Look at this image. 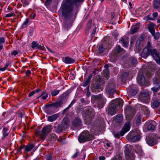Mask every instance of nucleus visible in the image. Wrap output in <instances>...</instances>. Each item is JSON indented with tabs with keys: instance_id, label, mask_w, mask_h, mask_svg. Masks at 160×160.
I'll use <instances>...</instances> for the list:
<instances>
[{
	"instance_id": "nucleus-62",
	"label": "nucleus",
	"mask_w": 160,
	"mask_h": 160,
	"mask_svg": "<svg viewBox=\"0 0 160 160\" xmlns=\"http://www.w3.org/2000/svg\"><path fill=\"white\" fill-rule=\"evenodd\" d=\"M35 91H33L32 92H31L28 95V96L29 97H31L32 96H33L34 94L35 93Z\"/></svg>"
},
{
	"instance_id": "nucleus-44",
	"label": "nucleus",
	"mask_w": 160,
	"mask_h": 160,
	"mask_svg": "<svg viewBox=\"0 0 160 160\" xmlns=\"http://www.w3.org/2000/svg\"><path fill=\"white\" fill-rule=\"evenodd\" d=\"M121 42L123 44L124 47H127L128 45V43L126 40L123 38H122L121 39Z\"/></svg>"
},
{
	"instance_id": "nucleus-21",
	"label": "nucleus",
	"mask_w": 160,
	"mask_h": 160,
	"mask_svg": "<svg viewBox=\"0 0 160 160\" xmlns=\"http://www.w3.org/2000/svg\"><path fill=\"white\" fill-rule=\"evenodd\" d=\"M153 83L155 84H158L160 82V68L157 73V76L153 79Z\"/></svg>"
},
{
	"instance_id": "nucleus-36",
	"label": "nucleus",
	"mask_w": 160,
	"mask_h": 160,
	"mask_svg": "<svg viewBox=\"0 0 160 160\" xmlns=\"http://www.w3.org/2000/svg\"><path fill=\"white\" fill-rule=\"evenodd\" d=\"M60 91V90L56 89L52 90L51 92V94L52 96L53 97L56 96L59 94Z\"/></svg>"
},
{
	"instance_id": "nucleus-13",
	"label": "nucleus",
	"mask_w": 160,
	"mask_h": 160,
	"mask_svg": "<svg viewBox=\"0 0 160 160\" xmlns=\"http://www.w3.org/2000/svg\"><path fill=\"white\" fill-rule=\"evenodd\" d=\"M137 80L138 83L141 86L145 85L148 82V80L142 74L141 76L138 75L137 78Z\"/></svg>"
},
{
	"instance_id": "nucleus-51",
	"label": "nucleus",
	"mask_w": 160,
	"mask_h": 160,
	"mask_svg": "<svg viewBox=\"0 0 160 160\" xmlns=\"http://www.w3.org/2000/svg\"><path fill=\"white\" fill-rule=\"evenodd\" d=\"M154 74L153 72H151L150 71H147L146 72V75L148 78L151 77L152 75Z\"/></svg>"
},
{
	"instance_id": "nucleus-48",
	"label": "nucleus",
	"mask_w": 160,
	"mask_h": 160,
	"mask_svg": "<svg viewBox=\"0 0 160 160\" xmlns=\"http://www.w3.org/2000/svg\"><path fill=\"white\" fill-rule=\"evenodd\" d=\"M137 60L136 58H132L131 61V63L133 66L135 67L137 64Z\"/></svg>"
},
{
	"instance_id": "nucleus-47",
	"label": "nucleus",
	"mask_w": 160,
	"mask_h": 160,
	"mask_svg": "<svg viewBox=\"0 0 160 160\" xmlns=\"http://www.w3.org/2000/svg\"><path fill=\"white\" fill-rule=\"evenodd\" d=\"M142 116L141 115L139 116L137 118L136 120V123L137 125H139L141 122Z\"/></svg>"
},
{
	"instance_id": "nucleus-55",
	"label": "nucleus",
	"mask_w": 160,
	"mask_h": 160,
	"mask_svg": "<svg viewBox=\"0 0 160 160\" xmlns=\"http://www.w3.org/2000/svg\"><path fill=\"white\" fill-rule=\"evenodd\" d=\"M96 27H95L92 32V33H91V36L92 37H93L95 35V33L96 32Z\"/></svg>"
},
{
	"instance_id": "nucleus-39",
	"label": "nucleus",
	"mask_w": 160,
	"mask_h": 160,
	"mask_svg": "<svg viewBox=\"0 0 160 160\" xmlns=\"http://www.w3.org/2000/svg\"><path fill=\"white\" fill-rule=\"evenodd\" d=\"M21 1L22 3L23 6L25 7L29 4L31 0H21Z\"/></svg>"
},
{
	"instance_id": "nucleus-52",
	"label": "nucleus",
	"mask_w": 160,
	"mask_h": 160,
	"mask_svg": "<svg viewBox=\"0 0 160 160\" xmlns=\"http://www.w3.org/2000/svg\"><path fill=\"white\" fill-rule=\"evenodd\" d=\"M159 87H154L152 88H151V90L153 91V92L155 93L157 92L158 91L159 89Z\"/></svg>"
},
{
	"instance_id": "nucleus-58",
	"label": "nucleus",
	"mask_w": 160,
	"mask_h": 160,
	"mask_svg": "<svg viewBox=\"0 0 160 160\" xmlns=\"http://www.w3.org/2000/svg\"><path fill=\"white\" fill-rule=\"evenodd\" d=\"M105 72H106L105 75L106 78H107V79H108L109 78V72L107 70H106Z\"/></svg>"
},
{
	"instance_id": "nucleus-34",
	"label": "nucleus",
	"mask_w": 160,
	"mask_h": 160,
	"mask_svg": "<svg viewBox=\"0 0 160 160\" xmlns=\"http://www.w3.org/2000/svg\"><path fill=\"white\" fill-rule=\"evenodd\" d=\"M153 5L154 8H158L160 6V0H154Z\"/></svg>"
},
{
	"instance_id": "nucleus-22",
	"label": "nucleus",
	"mask_w": 160,
	"mask_h": 160,
	"mask_svg": "<svg viewBox=\"0 0 160 160\" xmlns=\"http://www.w3.org/2000/svg\"><path fill=\"white\" fill-rule=\"evenodd\" d=\"M62 59L63 60V62L66 64L73 63L75 62L74 59L68 57H63Z\"/></svg>"
},
{
	"instance_id": "nucleus-54",
	"label": "nucleus",
	"mask_w": 160,
	"mask_h": 160,
	"mask_svg": "<svg viewBox=\"0 0 160 160\" xmlns=\"http://www.w3.org/2000/svg\"><path fill=\"white\" fill-rule=\"evenodd\" d=\"M14 15V12H12L11 13L7 14L5 15V17L6 18L10 17Z\"/></svg>"
},
{
	"instance_id": "nucleus-29",
	"label": "nucleus",
	"mask_w": 160,
	"mask_h": 160,
	"mask_svg": "<svg viewBox=\"0 0 160 160\" xmlns=\"http://www.w3.org/2000/svg\"><path fill=\"white\" fill-rule=\"evenodd\" d=\"M104 146L105 148L109 149L110 148L112 147V145L111 142L109 141H105L104 142Z\"/></svg>"
},
{
	"instance_id": "nucleus-8",
	"label": "nucleus",
	"mask_w": 160,
	"mask_h": 160,
	"mask_svg": "<svg viewBox=\"0 0 160 160\" xmlns=\"http://www.w3.org/2000/svg\"><path fill=\"white\" fill-rule=\"evenodd\" d=\"M125 52V50L122 48L120 46L118 45L117 47L114 48L110 57L112 59L115 60L116 57L118 55L122 54Z\"/></svg>"
},
{
	"instance_id": "nucleus-37",
	"label": "nucleus",
	"mask_w": 160,
	"mask_h": 160,
	"mask_svg": "<svg viewBox=\"0 0 160 160\" xmlns=\"http://www.w3.org/2000/svg\"><path fill=\"white\" fill-rule=\"evenodd\" d=\"M130 145H127L125 146V150L124 151V152L125 154V155L129 154L130 152V149L129 148V147H130Z\"/></svg>"
},
{
	"instance_id": "nucleus-28",
	"label": "nucleus",
	"mask_w": 160,
	"mask_h": 160,
	"mask_svg": "<svg viewBox=\"0 0 160 160\" xmlns=\"http://www.w3.org/2000/svg\"><path fill=\"white\" fill-rule=\"evenodd\" d=\"M75 102L76 101L75 99H73L68 106L63 110L62 114L65 113L68 110L69 108L71 107L74 104V103H75Z\"/></svg>"
},
{
	"instance_id": "nucleus-45",
	"label": "nucleus",
	"mask_w": 160,
	"mask_h": 160,
	"mask_svg": "<svg viewBox=\"0 0 160 160\" xmlns=\"http://www.w3.org/2000/svg\"><path fill=\"white\" fill-rule=\"evenodd\" d=\"M160 102L157 100L155 101L152 103V105L155 108H157L159 105Z\"/></svg>"
},
{
	"instance_id": "nucleus-57",
	"label": "nucleus",
	"mask_w": 160,
	"mask_h": 160,
	"mask_svg": "<svg viewBox=\"0 0 160 160\" xmlns=\"http://www.w3.org/2000/svg\"><path fill=\"white\" fill-rule=\"evenodd\" d=\"M79 154V152L78 151H77L75 154L72 156V158H75L78 157Z\"/></svg>"
},
{
	"instance_id": "nucleus-7",
	"label": "nucleus",
	"mask_w": 160,
	"mask_h": 160,
	"mask_svg": "<svg viewBox=\"0 0 160 160\" xmlns=\"http://www.w3.org/2000/svg\"><path fill=\"white\" fill-rule=\"evenodd\" d=\"M141 133L139 130H135L130 132L128 135V138L133 142L139 141L141 138Z\"/></svg>"
},
{
	"instance_id": "nucleus-63",
	"label": "nucleus",
	"mask_w": 160,
	"mask_h": 160,
	"mask_svg": "<svg viewBox=\"0 0 160 160\" xmlns=\"http://www.w3.org/2000/svg\"><path fill=\"white\" fill-rule=\"evenodd\" d=\"M31 73V72L30 70H28L26 72V74L27 76H29Z\"/></svg>"
},
{
	"instance_id": "nucleus-4",
	"label": "nucleus",
	"mask_w": 160,
	"mask_h": 160,
	"mask_svg": "<svg viewBox=\"0 0 160 160\" xmlns=\"http://www.w3.org/2000/svg\"><path fill=\"white\" fill-rule=\"evenodd\" d=\"M51 126L48 125L42 128L40 134H39L40 131L39 129L36 130L35 133L36 136H37L39 135L41 139L44 140L46 138L48 134L51 131Z\"/></svg>"
},
{
	"instance_id": "nucleus-1",
	"label": "nucleus",
	"mask_w": 160,
	"mask_h": 160,
	"mask_svg": "<svg viewBox=\"0 0 160 160\" xmlns=\"http://www.w3.org/2000/svg\"><path fill=\"white\" fill-rule=\"evenodd\" d=\"M149 55L152 56L158 63L160 64L159 53L156 49H149L147 48H144L141 53V57L146 58Z\"/></svg>"
},
{
	"instance_id": "nucleus-31",
	"label": "nucleus",
	"mask_w": 160,
	"mask_h": 160,
	"mask_svg": "<svg viewBox=\"0 0 160 160\" xmlns=\"http://www.w3.org/2000/svg\"><path fill=\"white\" fill-rule=\"evenodd\" d=\"M29 19L28 18H26L25 21L22 25V28H25L28 26L29 24Z\"/></svg>"
},
{
	"instance_id": "nucleus-18",
	"label": "nucleus",
	"mask_w": 160,
	"mask_h": 160,
	"mask_svg": "<svg viewBox=\"0 0 160 160\" xmlns=\"http://www.w3.org/2000/svg\"><path fill=\"white\" fill-rule=\"evenodd\" d=\"M69 121L67 118H64L62 122V127L64 128H67L68 127Z\"/></svg>"
},
{
	"instance_id": "nucleus-11",
	"label": "nucleus",
	"mask_w": 160,
	"mask_h": 160,
	"mask_svg": "<svg viewBox=\"0 0 160 160\" xmlns=\"http://www.w3.org/2000/svg\"><path fill=\"white\" fill-rule=\"evenodd\" d=\"M149 93L148 91L144 90L141 92L140 94L138 97V100L143 102H148L149 98Z\"/></svg>"
},
{
	"instance_id": "nucleus-53",
	"label": "nucleus",
	"mask_w": 160,
	"mask_h": 160,
	"mask_svg": "<svg viewBox=\"0 0 160 160\" xmlns=\"http://www.w3.org/2000/svg\"><path fill=\"white\" fill-rule=\"evenodd\" d=\"M19 51L17 50H15L12 51L11 53V55L16 56L18 54Z\"/></svg>"
},
{
	"instance_id": "nucleus-17",
	"label": "nucleus",
	"mask_w": 160,
	"mask_h": 160,
	"mask_svg": "<svg viewBox=\"0 0 160 160\" xmlns=\"http://www.w3.org/2000/svg\"><path fill=\"white\" fill-rule=\"evenodd\" d=\"M82 123V121L79 118H75L72 122V125L74 127H78L80 126Z\"/></svg>"
},
{
	"instance_id": "nucleus-6",
	"label": "nucleus",
	"mask_w": 160,
	"mask_h": 160,
	"mask_svg": "<svg viewBox=\"0 0 160 160\" xmlns=\"http://www.w3.org/2000/svg\"><path fill=\"white\" fill-rule=\"evenodd\" d=\"M64 93L61 95L58 98V101L50 104L51 107L49 108V109H52V108H58L62 107L67 101V98L64 96Z\"/></svg>"
},
{
	"instance_id": "nucleus-42",
	"label": "nucleus",
	"mask_w": 160,
	"mask_h": 160,
	"mask_svg": "<svg viewBox=\"0 0 160 160\" xmlns=\"http://www.w3.org/2000/svg\"><path fill=\"white\" fill-rule=\"evenodd\" d=\"M154 128V126L152 123L148 124L147 126V130L148 131L153 130Z\"/></svg>"
},
{
	"instance_id": "nucleus-33",
	"label": "nucleus",
	"mask_w": 160,
	"mask_h": 160,
	"mask_svg": "<svg viewBox=\"0 0 160 160\" xmlns=\"http://www.w3.org/2000/svg\"><path fill=\"white\" fill-rule=\"evenodd\" d=\"M46 160H53V154L52 153H48L45 156Z\"/></svg>"
},
{
	"instance_id": "nucleus-10",
	"label": "nucleus",
	"mask_w": 160,
	"mask_h": 160,
	"mask_svg": "<svg viewBox=\"0 0 160 160\" xmlns=\"http://www.w3.org/2000/svg\"><path fill=\"white\" fill-rule=\"evenodd\" d=\"M95 98L97 99V104L99 108H102L106 102V99L101 94L96 95Z\"/></svg>"
},
{
	"instance_id": "nucleus-30",
	"label": "nucleus",
	"mask_w": 160,
	"mask_h": 160,
	"mask_svg": "<svg viewBox=\"0 0 160 160\" xmlns=\"http://www.w3.org/2000/svg\"><path fill=\"white\" fill-rule=\"evenodd\" d=\"M92 74H91L88 77L87 80L84 81L83 86L84 87L87 86L89 83L90 81L92 78Z\"/></svg>"
},
{
	"instance_id": "nucleus-61",
	"label": "nucleus",
	"mask_w": 160,
	"mask_h": 160,
	"mask_svg": "<svg viewBox=\"0 0 160 160\" xmlns=\"http://www.w3.org/2000/svg\"><path fill=\"white\" fill-rule=\"evenodd\" d=\"M144 36L142 35L138 38V39L140 41H142L144 39Z\"/></svg>"
},
{
	"instance_id": "nucleus-16",
	"label": "nucleus",
	"mask_w": 160,
	"mask_h": 160,
	"mask_svg": "<svg viewBox=\"0 0 160 160\" xmlns=\"http://www.w3.org/2000/svg\"><path fill=\"white\" fill-rule=\"evenodd\" d=\"M147 143L150 146H153L157 143V140L154 138L148 137L146 138Z\"/></svg>"
},
{
	"instance_id": "nucleus-56",
	"label": "nucleus",
	"mask_w": 160,
	"mask_h": 160,
	"mask_svg": "<svg viewBox=\"0 0 160 160\" xmlns=\"http://www.w3.org/2000/svg\"><path fill=\"white\" fill-rule=\"evenodd\" d=\"M151 43L149 41H148V42L147 43V44L146 47H145V48H148L149 49H151Z\"/></svg>"
},
{
	"instance_id": "nucleus-23",
	"label": "nucleus",
	"mask_w": 160,
	"mask_h": 160,
	"mask_svg": "<svg viewBox=\"0 0 160 160\" xmlns=\"http://www.w3.org/2000/svg\"><path fill=\"white\" fill-rule=\"evenodd\" d=\"M155 24L152 22H151L148 25V30L152 35H153V34L155 33L154 27H155Z\"/></svg>"
},
{
	"instance_id": "nucleus-49",
	"label": "nucleus",
	"mask_w": 160,
	"mask_h": 160,
	"mask_svg": "<svg viewBox=\"0 0 160 160\" xmlns=\"http://www.w3.org/2000/svg\"><path fill=\"white\" fill-rule=\"evenodd\" d=\"M98 50L101 53H102L103 52L104 50V48H103L102 44L100 45L98 48Z\"/></svg>"
},
{
	"instance_id": "nucleus-38",
	"label": "nucleus",
	"mask_w": 160,
	"mask_h": 160,
	"mask_svg": "<svg viewBox=\"0 0 160 160\" xmlns=\"http://www.w3.org/2000/svg\"><path fill=\"white\" fill-rule=\"evenodd\" d=\"M92 23V20L91 19L89 20L88 22H87L86 27V30L87 31L89 30L91 27V25Z\"/></svg>"
},
{
	"instance_id": "nucleus-60",
	"label": "nucleus",
	"mask_w": 160,
	"mask_h": 160,
	"mask_svg": "<svg viewBox=\"0 0 160 160\" xmlns=\"http://www.w3.org/2000/svg\"><path fill=\"white\" fill-rule=\"evenodd\" d=\"M108 92L110 94H113L115 92V90L113 89H109Z\"/></svg>"
},
{
	"instance_id": "nucleus-14",
	"label": "nucleus",
	"mask_w": 160,
	"mask_h": 160,
	"mask_svg": "<svg viewBox=\"0 0 160 160\" xmlns=\"http://www.w3.org/2000/svg\"><path fill=\"white\" fill-rule=\"evenodd\" d=\"M125 112L126 113V115L128 116L130 118L134 115L135 113V111L134 109L130 107L127 108L125 109Z\"/></svg>"
},
{
	"instance_id": "nucleus-43",
	"label": "nucleus",
	"mask_w": 160,
	"mask_h": 160,
	"mask_svg": "<svg viewBox=\"0 0 160 160\" xmlns=\"http://www.w3.org/2000/svg\"><path fill=\"white\" fill-rule=\"evenodd\" d=\"M24 146L23 145H21L19 147L17 150L16 153L17 154H21L22 153L21 150L24 148Z\"/></svg>"
},
{
	"instance_id": "nucleus-3",
	"label": "nucleus",
	"mask_w": 160,
	"mask_h": 160,
	"mask_svg": "<svg viewBox=\"0 0 160 160\" xmlns=\"http://www.w3.org/2000/svg\"><path fill=\"white\" fill-rule=\"evenodd\" d=\"M94 138L93 135L88 131H84L79 135L78 140L80 143H84L92 141Z\"/></svg>"
},
{
	"instance_id": "nucleus-41",
	"label": "nucleus",
	"mask_w": 160,
	"mask_h": 160,
	"mask_svg": "<svg viewBox=\"0 0 160 160\" xmlns=\"http://www.w3.org/2000/svg\"><path fill=\"white\" fill-rule=\"evenodd\" d=\"M10 63L9 62H6L5 63V66L3 68H0V71H5L7 68L9 66Z\"/></svg>"
},
{
	"instance_id": "nucleus-20",
	"label": "nucleus",
	"mask_w": 160,
	"mask_h": 160,
	"mask_svg": "<svg viewBox=\"0 0 160 160\" xmlns=\"http://www.w3.org/2000/svg\"><path fill=\"white\" fill-rule=\"evenodd\" d=\"M137 107L141 108V110L143 111L145 114L147 115L149 114V111L146 106L140 104H137Z\"/></svg>"
},
{
	"instance_id": "nucleus-27",
	"label": "nucleus",
	"mask_w": 160,
	"mask_h": 160,
	"mask_svg": "<svg viewBox=\"0 0 160 160\" xmlns=\"http://www.w3.org/2000/svg\"><path fill=\"white\" fill-rule=\"evenodd\" d=\"M48 96V94L46 91H43L40 96L38 97V98H41V99L43 100H45L47 99Z\"/></svg>"
},
{
	"instance_id": "nucleus-9",
	"label": "nucleus",
	"mask_w": 160,
	"mask_h": 160,
	"mask_svg": "<svg viewBox=\"0 0 160 160\" xmlns=\"http://www.w3.org/2000/svg\"><path fill=\"white\" fill-rule=\"evenodd\" d=\"M130 128V123L129 122L126 123L124 124L123 128L120 132V133H117L115 134V136L116 138H119L121 136H122L127 132L129 131Z\"/></svg>"
},
{
	"instance_id": "nucleus-35",
	"label": "nucleus",
	"mask_w": 160,
	"mask_h": 160,
	"mask_svg": "<svg viewBox=\"0 0 160 160\" xmlns=\"http://www.w3.org/2000/svg\"><path fill=\"white\" fill-rule=\"evenodd\" d=\"M122 121V116L121 115H118L116 117V121L118 123H121Z\"/></svg>"
},
{
	"instance_id": "nucleus-32",
	"label": "nucleus",
	"mask_w": 160,
	"mask_h": 160,
	"mask_svg": "<svg viewBox=\"0 0 160 160\" xmlns=\"http://www.w3.org/2000/svg\"><path fill=\"white\" fill-rule=\"evenodd\" d=\"M5 42V39L3 37L0 38V52L2 50L3 47V45Z\"/></svg>"
},
{
	"instance_id": "nucleus-64",
	"label": "nucleus",
	"mask_w": 160,
	"mask_h": 160,
	"mask_svg": "<svg viewBox=\"0 0 160 160\" xmlns=\"http://www.w3.org/2000/svg\"><path fill=\"white\" fill-rule=\"evenodd\" d=\"M106 159L105 157L103 156H100L99 157V160H105Z\"/></svg>"
},
{
	"instance_id": "nucleus-40",
	"label": "nucleus",
	"mask_w": 160,
	"mask_h": 160,
	"mask_svg": "<svg viewBox=\"0 0 160 160\" xmlns=\"http://www.w3.org/2000/svg\"><path fill=\"white\" fill-rule=\"evenodd\" d=\"M138 28L136 26L132 27L131 28V33L132 34L136 33L138 30Z\"/></svg>"
},
{
	"instance_id": "nucleus-59",
	"label": "nucleus",
	"mask_w": 160,
	"mask_h": 160,
	"mask_svg": "<svg viewBox=\"0 0 160 160\" xmlns=\"http://www.w3.org/2000/svg\"><path fill=\"white\" fill-rule=\"evenodd\" d=\"M141 41H140L138 39L137 40V41H136V47H138L139 46L140 44L141 43Z\"/></svg>"
},
{
	"instance_id": "nucleus-12",
	"label": "nucleus",
	"mask_w": 160,
	"mask_h": 160,
	"mask_svg": "<svg viewBox=\"0 0 160 160\" xmlns=\"http://www.w3.org/2000/svg\"><path fill=\"white\" fill-rule=\"evenodd\" d=\"M98 77H100V76H98ZM97 79V80L96 83L92 85L91 90L93 92H98L100 91V90L101 89L102 79L99 77Z\"/></svg>"
},
{
	"instance_id": "nucleus-2",
	"label": "nucleus",
	"mask_w": 160,
	"mask_h": 160,
	"mask_svg": "<svg viewBox=\"0 0 160 160\" xmlns=\"http://www.w3.org/2000/svg\"><path fill=\"white\" fill-rule=\"evenodd\" d=\"M123 100L120 98L113 100L108 108V113L112 115H114L116 113V107L118 106L120 108L122 107L123 105Z\"/></svg>"
},
{
	"instance_id": "nucleus-25",
	"label": "nucleus",
	"mask_w": 160,
	"mask_h": 160,
	"mask_svg": "<svg viewBox=\"0 0 160 160\" xmlns=\"http://www.w3.org/2000/svg\"><path fill=\"white\" fill-rule=\"evenodd\" d=\"M58 114H55L52 116H49L48 117V121L52 122L55 121L58 117Z\"/></svg>"
},
{
	"instance_id": "nucleus-5",
	"label": "nucleus",
	"mask_w": 160,
	"mask_h": 160,
	"mask_svg": "<svg viewBox=\"0 0 160 160\" xmlns=\"http://www.w3.org/2000/svg\"><path fill=\"white\" fill-rule=\"evenodd\" d=\"M94 112L91 109L88 108H86L83 112V116L84 118L85 122L89 124L92 121L94 116Z\"/></svg>"
},
{
	"instance_id": "nucleus-24",
	"label": "nucleus",
	"mask_w": 160,
	"mask_h": 160,
	"mask_svg": "<svg viewBox=\"0 0 160 160\" xmlns=\"http://www.w3.org/2000/svg\"><path fill=\"white\" fill-rule=\"evenodd\" d=\"M35 146V145L33 144H30L26 146L24 149V151L25 153H27L33 148Z\"/></svg>"
},
{
	"instance_id": "nucleus-46",
	"label": "nucleus",
	"mask_w": 160,
	"mask_h": 160,
	"mask_svg": "<svg viewBox=\"0 0 160 160\" xmlns=\"http://www.w3.org/2000/svg\"><path fill=\"white\" fill-rule=\"evenodd\" d=\"M154 36V39L155 40L158 39L160 37V33L159 32H156L155 33H154L153 35H152Z\"/></svg>"
},
{
	"instance_id": "nucleus-15",
	"label": "nucleus",
	"mask_w": 160,
	"mask_h": 160,
	"mask_svg": "<svg viewBox=\"0 0 160 160\" xmlns=\"http://www.w3.org/2000/svg\"><path fill=\"white\" fill-rule=\"evenodd\" d=\"M10 132L9 127H3L2 130V136L1 138L2 141L6 138L7 136H8Z\"/></svg>"
},
{
	"instance_id": "nucleus-50",
	"label": "nucleus",
	"mask_w": 160,
	"mask_h": 160,
	"mask_svg": "<svg viewBox=\"0 0 160 160\" xmlns=\"http://www.w3.org/2000/svg\"><path fill=\"white\" fill-rule=\"evenodd\" d=\"M38 43L37 42L35 41H33L31 43V47L32 48L34 49L35 48H36Z\"/></svg>"
},
{
	"instance_id": "nucleus-19",
	"label": "nucleus",
	"mask_w": 160,
	"mask_h": 160,
	"mask_svg": "<svg viewBox=\"0 0 160 160\" xmlns=\"http://www.w3.org/2000/svg\"><path fill=\"white\" fill-rule=\"evenodd\" d=\"M136 148L135 151L140 156H143L144 155V153L142 149L141 146L138 145H136L135 146Z\"/></svg>"
},
{
	"instance_id": "nucleus-26",
	"label": "nucleus",
	"mask_w": 160,
	"mask_h": 160,
	"mask_svg": "<svg viewBox=\"0 0 160 160\" xmlns=\"http://www.w3.org/2000/svg\"><path fill=\"white\" fill-rule=\"evenodd\" d=\"M125 156L127 160H134L135 155L133 153L131 152L129 154H128Z\"/></svg>"
}]
</instances>
